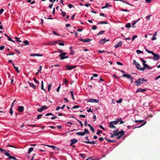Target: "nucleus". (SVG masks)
<instances>
[{"label":"nucleus","mask_w":160,"mask_h":160,"mask_svg":"<svg viewBox=\"0 0 160 160\" xmlns=\"http://www.w3.org/2000/svg\"><path fill=\"white\" fill-rule=\"evenodd\" d=\"M146 123V122H145L143 124H142L140 126H138V127H134V128H133V129H135L136 128H140L141 127L144 126Z\"/></svg>","instance_id":"nucleus-36"},{"label":"nucleus","mask_w":160,"mask_h":160,"mask_svg":"<svg viewBox=\"0 0 160 160\" xmlns=\"http://www.w3.org/2000/svg\"><path fill=\"white\" fill-rule=\"evenodd\" d=\"M122 45V42L120 41L117 44L115 45L114 47L115 48H117L119 47H121Z\"/></svg>","instance_id":"nucleus-14"},{"label":"nucleus","mask_w":160,"mask_h":160,"mask_svg":"<svg viewBox=\"0 0 160 160\" xmlns=\"http://www.w3.org/2000/svg\"><path fill=\"white\" fill-rule=\"evenodd\" d=\"M24 107L23 106H19L18 107V110L19 112H22L24 110Z\"/></svg>","instance_id":"nucleus-15"},{"label":"nucleus","mask_w":160,"mask_h":160,"mask_svg":"<svg viewBox=\"0 0 160 160\" xmlns=\"http://www.w3.org/2000/svg\"><path fill=\"white\" fill-rule=\"evenodd\" d=\"M84 132H84V133L85 135L86 133L89 134V132L87 129H86V128L84 130Z\"/></svg>","instance_id":"nucleus-44"},{"label":"nucleus","mask_w":160,"mask_h":160,"mask_svg":"<svg viewBox=\"0 0 160 160\" xmlns=\"http://www.w3.org/2000/svg\"><path fill=\"white\" fill-rule=\"evenodd\" d=\"M79 107H80L79 106H78V105H77V106L75 105L74 106L72 107V109H75V108H78Z\"/></svg>","instance_id":"nucleus-54"},{"label":"nucleus","mask_w":160,"mask_h":160,"mask_svg":"<svg viewBox=\"0 0 160 160\" xmlns=\"http://www.w3.org/2000/svg\"><path fill=\"white\" fill-rule=\"evenodd\" d=\"M70 141L71 142V143L70 145V146H72L73 144L77 143L78 142V140L77 139L75 138L71 139Z\"/></svg>","instance_id":"nucleus-11"},{"label":"nucleus","mask_w":160,"mask_h":160,"mask_svg":"<svg viewBox=\"0 0 160 160\" xmlns=\"http://www.w3.org/2000/svg\"><path fill=\"white\" fill-rule=\"evenodd\" d=\"M51 83H50L48 86V91L49 92H50V91L51 89Z\"/></svg>","instance_id":"nucleus-41"},{"label":"nucleus","mask_w":160,"mask_h":160,"mask_svg":"<svg viewBox=\"0 0 160 160\" xmlns=\"http://www.w3.org/2000/svg\"><path fill=\"white\" fill-rule=\"evenodd\" d=\"M15 38L16 40L18 42H22V41L20 40L19 38L17 37H15Z\"/></svg>","instance_id":"nucleus-32"},{"label":"nucleus","mask_w":160,"mask_h":160,"mask_svg":"<svg viewBox=\"0 0 160 160\" xmlns=\"http://www.w3.org/2000/svg\"><path fill=\"white\" fill-rule=\"evenodd\" d=\"M121 11H122L126 12H129V11L127 9H121Z\"/></svg>","instance_id":"nucleus-55"},{"label":"nucleus","mask_w":160,"mask_h":160,"mask_svg":"<svg viewBox=\"0 0 160 160\" xmlns=\"http://www.w3.org/2000/svg\"><path fill=\"white\" fill-rule=\"evenodd\" d=\"M153 55L152 59L154 61H158L159 59L160 56L159 55L154 53Z\"/></svg>","instance_id":"nucleus-7"},{"label":"nucleus","mask_w":160,"mask_h":160,"mask_svg":"<svg viewBox=\"0 0 160 160\" xmlns=\"http://www.w3.org/2000/svg\"><path fill=\"white\" fill-rule=\"evenodd\" d=\"M33 79L36 83H37L38 84H39V82L35 78H33Z\"/></svg>","instance_id":"nucleus-48"},{"label":"nucleus","mask_w":160,"mask_h":160,"mask_svg":"<svg viewBox=\"0 0 160 160\" xmlns=\"http://www.w3.org/2000/svg\"><path fill=\"white\" fill-rule=\"evenodd\" d=\"M106 52V51H104V50L101 51V50H99L98 51V52H99L100 53H103V52Z\"/></svg>","instance_id":"nucleus-62"},{"label":"nucleus","mask_w":160,"mask_h":160,"mask_svg":"<svg viewBox=\"0 0 160 160\" xmlns=\"http://www.w3.org/2000/svg\"><path fill=\"white\" fill-rule=\"evenodd\" d=\"M66 67L67 70H72L76 68V66H71L69 65H66Z\"/></svg>","instance_id":"nucleus-10"},{"label":"nucleus","mask_w":160,"mask_h":160,"mask_svg":"<svg viewBox=\"0 0 160 160\" xmlns=\"http://www.w3.org/2000/svg\"><path fill=\"white\" fill-rule=\"evenodd\" d=\"M99 99H90L87 102L97 103L99 102Z\"/></svg>","instance_id":"nucleus-8"},{"label":"nucleus","mask_w":160,"mask_h":160,"mask_svg":"<svg viewBox=\"0 0 160 160\" xmlns=\"http://www.w3.org/2000/svg\"><path fill=\"white\" fill-rule=\"evenodd\" d=\"M27 126L31 127H37V126L36 125V124H33V125L27 124Z\"/></svg>","instance_id":"nucleus-42"},{"label":"nucleus","mask_w":160,"mask_h":160,"mask_svg":"<svg viewBox=\"0 0 160 160\" xmlns=\"http://www.w3.org/2000/svg\"><path fill=\"white\" fill-rule=\"evenodd\" d=\"M42 116V114H39V115H38V116L36 118L38 120V119L41 118Z\"/></svg>","instance_id":"nucleus-35"},{"label":"nucleus","mask_w":160,"mask_h":160,"mask_svg":"<svg viewBox=\"0 0 160 160\" xmlns=\"http://www.w3.org/2000/svg\"><path fill=\"white\" fill-rule=\"evenodd\" d=\"M122 98H120L119 100H117L116 101V102L117 103H121L122 102Z\"/></svg>","instance_id":"nucleus-37"},{"label":"nucleus","mask_w":160,"mask_h":160,"mask_svg":"<svg viewBox=\"0 0 160 160\" xmlns=\"http://www.w3.org/2000/svg\"><path fill=\"white\" fill-rule=\"evenodd\" d=\"M43 110V109L42 108H38V112H42Z\"/></svg>","instance_id":"nucleus-56"},{"label":"nucleus","mask_w":160,"mask_h":160,"mask_svg":"<svg viewBox=\"0 0 160 160\" xmlns=\"http://www.w3.org/2000/svg\"><path fill=\"white\" fill-rule=\"evenodd\" d=\"M109 41V39H108V40H107L105 38H103V39H101L99 40V43L101 44H103L104 43H105V42H106L107 41Z\"/></svg>","instance_id":"nucleus-12"},{"label":"nucleus","mask_w":160,"mask_h":160,"mask_svg":"<svg viewBox=\"0 0 160 160\" xmlns=\"http://www.w3.org/2000/svg\"><path fill=\"white\" fill-rule=\"evenodd\" d=\"M73 90H72L70 91V92H71V96H72V99L73 100H74V95H73Z\"/></svg>","instance_id":"nucleus-38"},{"label":"nucleus","mask_w":160,"mask_h":160,"mask_svg":"<svg viewBox=\"0 0 160 160\" xmlns=\"http://www.w3.org/2000/svg\"><path fill=\"white\" fill-rule=\"evenodd\" d=\"M60 87H61V84H59V86L57 88V90H56V91L57 92H59V89H60Z\"/></svg>","instance_id":"nucleus-53"},{"label":"nucleus","mask_w":160,"mask_h":160,"mask_svg":"<svg viewBox=\"0 0 160 160\" xmlns=\"http://www.w3.org/2000/svg\"><path fill=\"white\" fill-rule=\"evenodd\" d=\"M14 51H15L18 54H20V53H21L18 50H17V49H14Z\"/></svg>","instance_id":"nucleus-59"},{"label":"nucleus","mask_w":160,"mask_h":160,"mask_svg":"<svg viewBox=\"0 0 160 160\" xmlns=\"http://www.w3.org/2000/svg\"><path fill=\"white\" fill-rule=\"evenodd\" d=\"M143 81L147 82V80L144 78H139L137 81L135 82V83H136V85L137 86H138L140 84H143Z\"/></svg>","instance_id":"nucleus-4"},{"label":"nucleus","mask_w":160,"mask_h":160,"mask_svg":"<svg viewBox=\"0 0 160 160\" xmlns=\"http://www.w3.org/2000/svg\"><path fill=\"white\" fill-rule=\"evenodd\" d=\"M117 119H118V122L120 121V124H122L123 123H124V122L122 120V119L121 118H117L116 119H115V121H117Z\"/></svg>","instance_id":"nucleus-19"},{"label":"nucleus","mask_w":160,"mask_h":160,"mask_svg":"<svg viewBox=\"0 0 160 160\" xmlns=\"http://www.w3.org/2000/svg\"><path fill=\"white\" fill-rule=\"evenodd\" d=\"M92 39L89 38H86L85 39H83L82 38H80L79 39V41H82L83 42H89L91 41Z\"/></svg>","instance_id":"nucleus-9"},{"label":"nucleus","mask_w":160,"mask_h":160,"mask_svg":"<svg viewBox=\"0 0 160 160\" xmlns=\"http://www.w3.org/2000/svg\"><path fill=\"white\" fill-rule=\"evenodd\" d=\"M68 7L70 8H72L74 7V6L72 4H69L68 5Z\"/></svg>","instance_id":"nucleus-40"},{"label":"nucleus","mask_w":160,"mask_h":160,"mask_svg":"<svg viewBox=\"0 0 160 160\" xmlns=\"http://www.w3.org/2000/svg\"><path fill=\"white\" fill-rule=\"evenodd\" d=\"M49 115H52V116H54V115L53 114H52V113H47V114H46L45 115V116H48Z\"/></svg>","instance_id":"nucleus-49"},{"label":"nucleus","mask_w":160,"mask_h":160,"mask_svg":"<svg viewBox=\"0 0 160 160\" xmlns=\"http://www.w3.org/2000/svg\"><path fill=\"white\" fill-rule=\"evenodd\" d=\"M98 140L100 142H102L103 140L104 139L103 138L101 137L99 138Z\"/></svg>","instance_id":"nucleus-60"},{"label":"nucleus","mask_w":160,"mask_h":160,"mask_svg":"<svg viewBox=\"0 0 160 160\" xmlns=\"http://www.w3.org/2000/svg\"><path fill=\"white\" fill-rule=\"evenodd\" d=\"M118 123V119H117V121H112L109 123V126L111 128H116V127L114 126V125H117Z\"/></svg>","instance_id":"nucleus-2"},{"label":"nucleus","mask_w":160,"mask_h":160,"mask_svg":"<svg viewBox=\"0 0 160 160\" xmlns=\"http://www.w3.org/2000/svg\"><path fill=\"white\" fill-rule=\"evenodd\" d=\"M146 90L145 89H142L141 88H138L136 90V92H143L146 91Z\"/></svg>","instance_id":"nucleus-13"},{"label":"nucleus","mask_w":160,"mask_h":160,"mask_svg":"<svg viewBox=\"0 0 160 160\" xmlns=\"http://www.w3.org/2000/svg\"><path fill=\"white\" fill-rule=\"evenodd\" d=\"M105 140L107 141L108 142H113V141L110 139L109 138H105Z\"/></svg>","instance_id":"nucleus-43"},{"label":"nucleus","mask_w":160,"mask_h":160,"mask_svg":"<svg viewBox=\"0 0 160 160\" xmlns=\"http://www.w3.org/2000/svg\"><path fill=\"white\" fill-rule=\"evenodd\" d=\"M29 85L32 87L33 88L35 89L36 88V86L32 83L29 82Z\"/></svg>","instance_id":"nucleus-20"},{"label":"nucleus","mask_w":160,"mask_h":160,"mask_svg":"<svg viewBox=\"0 0 160 160\" xmlns=\"http://www.w3.org/2000/svg\"><path fill=\"white\" fill-rule=\"evenodd\" d=\"M76 134L78 136H83L85 135L83 132H77Z\"/></svg>","instance_id":"nucleus-18"},{"label":"nucleus","mask_w":160,"mask_h":160,"mask_svg":"<svg viewBox=\"0 0 160 160\" xmlns=\"http://www.w3.org/2000/svg\"><path fill=\"white\" fill-rule=\"evenodd\" d=\"M137 37H138V36L136 35H133L132 36V41H133Z\"/></svg>","instance_id":"nucleus-47"},{"label":"nucleus","mask_w":160,"mask_h":160,"mask_svg":"<svg viewBox=\"0 0 160 160\" xmlns=\"http://www.w3.org/2000/svg\"><path fill=\"white\" fill-rule=\"evenodd\" d=\"M139 20V19H138L137 20H135L134 21V22L132 23V28H134L135 27V26H134V25Z\"/></svg>","instance_id":"nucleus-22"},{"label":"nucleus","mask_w":160,"mask_h":160,"mask_svg":"<svg viewBox=\"0 0 160 160\" xmlns=\"http://www.w3.org/2000/svg\"><path fill=\"white\" fill-rule=\"evenodd\" d=\"M117 64L118 65H123L122 63L120 62H117Z\"/></svg>","instance_id":"nucleus-64"},{"label":"nucleus","mask_w":160,"mask_h":160,"mask_svg":"<svg viewBox=\"0 0 160 160\" xmlns=\"http://www.w3.org/2000/svg\"><path fill=\"white\" fill-rule=\"evenodd\" d=\"M61 11L62 13V15L63 17H65L66 15V12H63L62 9H61Z\"/></svg>","instance_id":"nucleus-46"},{"label":"nucleus","mask_w":160,"mask_h":160,"mask_svg":"<svg viewBox=\"0 0 160 160\" xmlns=\"http://www.w3.org/2000/svg\"><path fill=\"white\" fill-rule=\"evenodd\" d=\"M33 150V148H30L28 150V154L30 153Z\"/></svg>","instance_id":"nucleus-27"},{"label":"nucleus","mask_w":160,"mask_h":160,"mask_svg":"<svg viewBox=\"0 0 160 160\" xmlns=\"http://www.w3.org/2000/svg\"><path fill=\"white\" fill-rule=\"evenodd\" d=\"M67 53L66 52H63L61 53L59 56L60 59L61 60H63L65 58H68V56H66Z\"/></svg>","instance_id":"nucleus-6"},{"label":"nucleus","mask_w":160,"mask_h":160,"mask_svg":"<svg viewBox=\"0 0 160 160\" xmlns=\"http://www.w3.org/2000/svg\"><path fill=\"white\" fill-rule=\"evenodd\" d=\"M135 122L136 123H137L138 122H139V123H142L144 122V120H135Z\"/></svg>","instance_id":"nucleus-30"},{"label":"nucleus","mask_w":160,"mask_h":160,"mask_svg":"<svg viewBox=\"0 0 160 160\" xmlns=\"http://www.w3.org/2000/svg\"><path fill=\"white\" fill-rule=\"evenodd\" d=\"M108 22L105 21H102L99 22L97 24H107Z\"/></svg>","instance_id":"nucleus-28"},{"label":"nucleus","mask_w":160,"mask_h":160,"mask_svg":"<svg viewBox=\"0 0 160 160\" xmlns=\"http://www.w3.org/2000/svg\"><path fill=\"white\" fill-rule=\"evenodd\" d=\"M9 112L11 114V115H12V114L13 113V111L12 110V107H11V108H10V110Z\"/></svg>","instance_id":"nucleus-57"},{"label":"nucleus","mask_w":160,"mask_h":160,"mask_svg":"<svg viewBox=\"0 0 160 160\" xmlns=\"http://www.w3.org/2000/svg\"><path fill=\"white\" fill-rule=\"evenodd\" d=\"M63 81L64 82L65 86L66 87H68V85L67 84L68 82V81L66 79H64L63 80Z\"/></svg>","instance_id":"nucleus-21"},{"label":"nucleus","mask_w":160,"mask_h":160,"mask_svg":"<svg viewBox=\"0 0 160 160\" xmlns=\"http://www.w3.org/2000/svg\"><path fill=\"white\" fill-rule=\"evenodd\" d=\"M53 34L54 35H57V36H59V35L58 33H56L54 31H53Z\"/></svg>","instance_id":"nucleus-52"},{"label":"nucleus","mask_w":160,"mask_h":160,"mask_svg":"<svg viewBox=\"0 0 160 160\" xmlns=\"http://www.w3.org/2000/svg\"><path fill=\"white\" fill-rule=\"evenodd\" d=\"M15 54V53L14 52H12V53H9L7 54V56H10V55H13Z\"/></svg>","instance_id":"nucleus-51"},{"label":"nucleus","mask_w":160,"mask_h":160,"mask_svg":"<svg viewBox=\"0 0 160 160\" xmlns=\"http://www.w3.org/2000/svg\"><path fill=\"white\" fill-rule=\"evenodd\" d=\"M75 119H77L78 121V122L81 125V127H82L83 126V124L82 123V122L81 121H80V120H78L77 119H76V118H75Z\"/></svg>","instance_id":"nucleus-45"},{"label":"nucleus","mask_w":160,"mask_h":160,"mask_svg":"<svg viewBox=\"0 0 160 160\" xmlns=\"http://www.w3.org/2000/svg\"><path fill=\"white\" fill-rule=\"evenodd\" d=\"M118 135H121V136H122L124 134V132L122 129L119 132L118 131Z\"/></svg>","instance_id":"nucleus-16"},{"label":"nucleus","mask_w":160,"mask_h":160,"mask_svg":"<svg viewBox=\"0 0 160 160\" xmlns=\"http://www.w3.org/2000/svg\"><path fill=\"white\" fill-rule=\"evenodd\" d=\"M133 62L136 67L137 68L138 70L143 71L145 70L144 68H141L140 65L139 63L137 62L135 60H134L133 61Z\"/></svg>","instance_id":"nucleus-5"},{"label":"nucleus","mask_w":160,"mask_h":160,"mask_svg":"<svg viewBox=\"0 0 160 160\" xmlns=\"http://www.w3.org/2000/svg\"><path fill=\"white\" fill-rule=\"evenodd\" d=\"M125 27L126 28H130L131 27V24L130 23H128L125 25Z\"/></svg>","instance_id":"nucleus-34"},{"label":"nucleus","mask_w":160,"mask_h":160,"mask_svg":"<svg viewBox=\"0 0 160 160\" xmlns=\"http://www.w3.org/2000/svg\"><path fill=\"white\" fill-rule=\"evenodd\" d=\"M23 42L25 44V45H29V42L27 40H25L23 41Z\"/></svg>","instance_id":"nucleus-24"},{"label":"nucleus","mask_w":160,"mask_h":160,"mask_svg":"<svg viewBox=\"0 0 160 160\" xmlns=\"http://www.w3.org/2000/svg\"><path fill=\"white\" fill-rule=\"evenodd\" d=\"M140 60L141 62H142L143 65L144 66L143 68H144L145 69V68L149 69H152V67H149L148 65L145 63L146 62V61L144 60L143 58H140Z\"/></svg>","instance_id":"nucleus-3"},{"label":"nucleus","mask_w":160,"mask_h":160,"mask_svg":"<svg viewBox=\"0 0 160 160\" xmlns=\"http://www.w3.org/2000/svg\"><path fill=\"white\" fill-rule=\"evenodd\" d=\"M0 151L2 152H4V153L8 157V158L9 159H12L13 160H18V159L15 158V157L14 156H12L8 152H9V151L8 150V152H7L6 151L1 148H0Z\"/></svg>","instance_id":"nucleus-1"},{"label":"nucleus","mask_w":160,"mask_h":160,"mask_svg":"<svg viewBox=\"0 0 160 160\" xmlns=\"http://www.w3.org/2000/svg\"><path fill=\"white\" fill-rule=\"evenodd\" d=\"M90 130L93 133H94L95 132L94 130V128H93L92 126L90 128Z\"/></svg>","instance_id":"nucleus-61"},{"label":"nucleus","mask_w":160,"mask_h":160,"mask_svg":"<svg viewBox=\"0 0 160 160\" xmlns=\"http://www.w3.org/2000/svg\"><path fill=\"white\" fill-rule=\"evenodd\" d=\"M41 89L42 90H44L46 92H47L46 91L45 89H44L43 85V81H42V82H41Z\"/></svg>","instance_id":"nucleus-31"},{"label":"nucleus","mask_w":160,"mask_h":160,"mask_svg":"<svg viewBox=\"0 0 160 160\" xmlns=\"http://www.w3.org/2000/svg\"><path fill=\"white\" fill-rule=\"evenodd\" d=\"M122 76L124 77H126L130 78L131 77V75L129 74H124L122 75Z\"/></svg>","instance_id":"nucleus-17"},{"label":"nucleus","mask_w":160,"mask_h":160,"mask_svg":"<svg viewBox=\"0 0 160 160\" xmlns=\"http://www.w3.org/2000/svg\"><path fill=\"white\" fill-rule=\"evenodd\" d=\"M136 52L138 54H140L142 53V51L139 50H138L136 51Z\"/></svg>","instance_id":"nucleus-50"},{"label":"nucleus","mask_w":160,"mask_h":160,"mask_svg":"<svg viewBox=\"0 0 160 160\" xmlns=\"http://www.w3.org/2000/svg\"><path fill=\"white\" fill-rule=\"evenodd\" d=\"M104 31H101L97 34V35L98 36L99 35L103 34L104 32Z\"/></svg>","instance_id":"nucleus-29"},{"label":"nucleus","mask_w":160,"mask_h":160,"mask_svg":"<svg viewBox=\"0 0 160 160\" xmlns=\"http://www.w3.org/2000/svg\"><path fill=\"white\" fill-rule=\"evenodd\" d=\"M42 108L43 110L46 109L47 108V107L45 105L43 106L42 107Z\"/></svg>","instance_id":"nucleus-63"},{"label":"nucleus","mask_w":160,"mask_h":160,"mask_svg":"<svg viewBox=\"0 0 160 160\" xmlns=\"http://www.w3.org/2000/svg\"><path fill=\"white\" fill-rule=\"evenodd\" d=\"M58 41H56L52 42H50V44H49V45H55L56 43H57Z\"/></svg>","instance_id":"nucleus-26"},{"label":"nucleus","mask_w":160,"mask_h":160,"mask_svg":"<svg viewBox=\"0 0 160 160\" xmlns=\"http://www.w3.org/2000/svg\"><path fill=\"white\" fill-rule=\"evenodd\" d=\"M118 130H116L115 131H113V134L115 136H118Z\"/></svg>","instance_id":"nucleus-33"},{"label":"nucleus","mask_w":160,"mask_h":160,"mask_svg":"<svg viewBox=\"0 0 160 160\" xmlns=\"http://www.w3.org/2000/svg\"><path fill=\"white\" fill-rule=\"evenodd\" d=\"M79 156L82 157V158H85L86 157V155L85 154L83 153L79 154Z\"/></svg>","instance_id":"nucleus-23"},{"label":"nucleus","mask_w":160,"mask_h":160,"mask_svg":"<svg viewBox=\"0 0 160 160\" xmlns=\"http://www.w3.org/2000/svg\"><path fill=\"white\" fill-rule=\"evenodd\" d=\"M92 29L93 30H96L97 29V27L96 26L94 25L92 27Z\"/></svg>","instance_id":"nucleus-58"},{"label":"nucleus","mask_w":160,"mask_h":160,"mask_svg":"<svg viewBox=\"0 0 160 160\" xmlns=\"http://www.w3.org/2000/svg\"><path fill=\"white\" fill-rule=\"evenodd\" d=\"M14 69L16 70L17 73H19L20 72V71L19 70L18 67H14Z\"/></svg>","instance_id":"nucleus-39"},{"label":"nucleus","mask_w":160,"mask_h":160,"mask_svg":"<svg viewBox=\"0 0 160 160\" xmlns=\"http://www.w3.org/2000/svg\"><path fill=\"white\" fill-rule=\"evenodd\" d=\"M145 50L146 51H147L148 53H151L153 55H154V53L153 52L151 51H150L147 49H145Z\"/></svg>","instance_id":"nucleus-25"}]
</instances>
